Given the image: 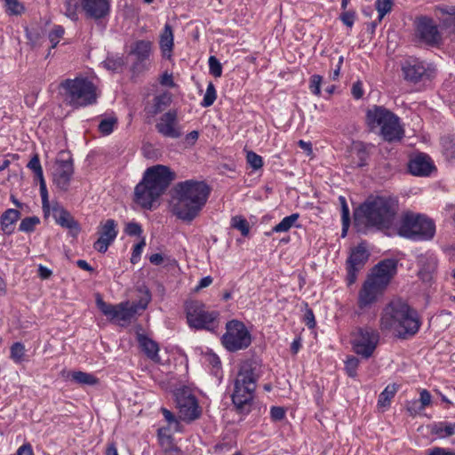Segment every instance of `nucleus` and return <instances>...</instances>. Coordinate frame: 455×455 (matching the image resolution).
<instances>
[{
    "label": "nucleus",
    "instance_id": "37998d69",
    "mask_svg": "<svg viewBox=\"0 0 455 455\" xmlns=\"http://www.w3.org/2000/svg\"><path fill=\"white\" fill-rule=\"evenodd\" d=\"M25 355V347L20 342H15L11 347V358L15 363H20L23 360Z\"/></svg>",
    "mask_w": 455,
    "mask_h": 455
},
{
    "label": "nucleus",
    "instance_id": "e433bc0d",
    "mask_svg": "<svg viewBox=\"0 0 455 455\" xmlns=\"http://www.w3.org/2000/svg\"><path fill=\"white\" fill-rule=\"evenodd\" d=\"M393 5V0H376L375 7L379 14V22L392 11Z\"/></svg>",
    "mask_w": 455,
    "mask_h": 455
},
{
    "label": "nucleus",
    "instance_id": "f8f14e48",
    "mask_svg": "<svg viewBox=\"0 0 455 455\" xmlns=\"http://www.w3.org/2000/svg\"><path fill=\"white\" fill-rule=\"evenodd\" d=\"M402 72L406 81L418 84L431 81L435 77L436 70L430 63L418 59H409L403 63Z\"/></svg>",
    "mask_w": 455,
    "mask_h": 455
},
{
    "label": "nucleus",
    "instance_id": "72a5a7b5",
    "mask_svg": "<svg viewBox=\"0 0 455 455\" xmlns=\"http://www.w3.org/2000/svg\"><path fill=\"white\" fill-rule=\"evenodd\" d=\"M421 274H432L437 268V259L434 255H421L419 258Z\"/></svg>",
    "mask_w": 455,
    "mask_h": 455
},
{
    "label": "nucleus",
    "instance_id": "b1692460",
    "mask_svg": "<svg viewBox=\"0 0 455 455\" xmlns=\"http://www.w3.org/2000/svg\"><path fill=\"white\" fill-rule=\"evenodd\" d=\"M409 172L414 176H428L434 169L430 158L426 155H419L411 159L408 164Z\"/></svg>",
    "mask_w": 455,
    "mask_h": 455
},
{
    "label": "nucleus",
    "instance_id": "412c9836",
    "mask_svg": "<svg viewBox=\"0 0 455 455\" xmlns=\"http://www.w3.org/2000/svg\"><path fill=\"white\" fill-rule=\"evenodd\" d=\"M417 33L419 37L429 45H436L441 42V35L436 25L427 17L419 19Z\"/></svg>",
    "mask_w": 455,
    "mask_h": 455
},
{
    "label": "nucleus",
    "instance_id": "de8ad7c7",
    "mask_svg": "<svg viewBox=\"0 0 455 455\" xmlns=\"http://www.w3.org/2000/svg\"><path fill=\"white\" fill-rule=\"evenodd\" d=\"M210 73L215 76L220 77L222 74V66L215 56H210L208 60Z\"/></svg>",
    "mask_w": 455,
    "mask_h": 455
},
{
    "label": "nucleus",
    "instance_id": "603ef678",
    "mask_svg": "<svg viewBox=\"0 0 455 455\" xmlns=\"http://www.w3.org/2000/svg\"><path fill=\"white\" fill-rule=\"evenodd\" d=\"M65 14L73 20L77 19L76 8L77 3L76 0H65L64 2Z\"/></svg>",
    "mask_w": 455,
    "mask_h": 455
},
{
    "label": "nucleus",
    "instance_id": "0eeeda50",
    "mask_svg": "<svg viewBox=\"0 0 455 455\" xmlns=\"http://www.w3.org/2000/svg\"><path fill=\"white\" fill-rule=\"evenodd\" d=\"M366 120L370 128L379 129L381 137L388 142L400 140L404 135L400 118L382 106H373L368 109Z\"/></svg>",
    "mask_w": 455,
    "mask_h": 455
},
{
    "label": "nucleus",
    "instance_id": "680f3d73",
    "mask_svg": "<svg viewBox=\"0 0 455 455\" xmlns=\"http://www.w3.org/2000/svg\"><path fill=\"white\" fill-rule=\"evenodd\" d=\"M270 415L273 420H281L285 416V411L282 407L273 406L270 411Z\"/></svg>",
    "mask_w": 455,
    "mask_h": 455
},
{
    "label": "nucleus",
    "instance_id": "aec40b11",
    "mask_svg": "<svg viewBox=\"0 0 455 455\" xmlns=\"http://www.w3.org/2000/svg\"><path fill=\"white\" fill-rule=\"evenodd\" d=\"M74 173L73 161L60 160L52 173L53 184L61 191H68L72 175Z\"/></svg>",
    "mask_w": 455,
    "mask_h": 455
},
{
    "label": "nucleus",
    "instance_id": "a878e982",
    "mask_svg": "<svg viewBox=\"0 0 455 455\" xmlns=\"http://www.w3.org/2000/svg\"><path fill=\"white\" fill-rule=\"evenodd\" d=\"M137 339L147 356L155 362H159V347L157 343L143 334H138Z\"/></svg>",
    "mask_w": 455,
    "mask_h": 455
},
{
    "label": "nucleus",
    "instance_id": "bf43d9fd",
    "mask_svg": "<svg viewBox=\"0 0 455 455\" xmlns=\"http://www.w3.org/2000/svg\"><path fill=\"white\" fill-rule=\"evenodd\" d=\"M125 233L128 235H140L142 228L140 224L136 222H129L125 227Z\"/></svg>",
    "mask_w": 455,
    "mask_h": 455
},
{
    "label": "nucleus",
    "instance_id": "c85d7f7f",
    "mask_svg": "<svg viewBox=\"0 0 455 455\" xmlns=\"http://www.w3.org/2000/svg\"><path fill=\"white\" fill-rule=\"evenodd\" d=\"M435 12L448 15V17L442 20V27L447 29L449 33L455 35V6H438Z\"/></svg>",
    "mask_w": 455,
    "mask_h": 455
},
{
    "label": "nucleus",
    "instance_id": "f704fd0d",
    "mask_svg": "<svg viewBox=\"0 0 455 455\" xmlns=\"http://www.w3.org/2000/svg\"><path fill=\"white\" fill-rule=\"evenodd\" d=\"M432 432L441 438H445L455 435V423L439 422L435 424Z\"/></svg>",
    "mask_w": 455,
    "mask_h": 455
},
{
    "label": "nucleus",
    "instance_id": "58836bf2",
    "mask_svg": "<svg viewBox=\"0 0 455 455\" xmlns=\"http://www.w3.org/2000/svg\"><path fill=\"white\" fill-rule=\"evenodd\" d=\"M5 12L9 15H20L24 12V6L19 0H4Z\"/></svg>",
    "mask_w": 455,
    "mask_h": 455
},
{
    "label": "nucleus",
    "instance_id": "dca6fc26",
    "mask_svg": "<svg viewBox=\"0 0 455 455\" xmlns=\"http://www.w3.org/2000/svg\"><path fill=\"white\" fill-rule=\"evenodd\" d=\"M98 234L99 238L93 243V248L100 253H105L118 235L116 220L108 219L101 222L98 228Z\"/></svg>",
    "mask_w": 455,
    "mask_h": 455
},
{
    "label": "nucleus",
    "instance_id": "8fccbe9b",
    "mask_svg": "<svg viewBox=\"0 0 455 455\" xmlns=\"http://www.w3.org/2000/svg\"><path fill=\"white\" fill-rule=\"evenodd\" d=\"M359 365V360L356 357H349L345 362V369L347 371V374L351 377L355 378L356 376V371Z\"/></svg>",
    "mask_w": 455,
    "mask_h": 455
},
{
    "label": "nucleus",
    "instance_id": "e2e57ef3",
    "mask_svg": "<svg viewBox=\"0 0 455 455\" xmlns=\"http://www.w3.org/2000/svg\"><path fill=\"white\" fill-rule=\"evenodd\" d=\"M431 398H432L431 394L427 390L423 389L420 392V398H419V402L420 403L421 405H423V409H425L427 406L430 405Z\"/></svg>",
    "mask_w": 455,
    "mask_h": 455
},
{
    "label": "nucleus",
    "instance_id": "f257e3e1",
    "mask_svg": "<svg viewBox=\"0 0 455 455\" xmlns=\"http://www.w3.org/2000/svg\"><path fill=\"white\" fill-rule=\"evenodd\" d=\"M210 193V187L204 181L188 180L178 182L172 194L173 214L183 221H192L203 210Z\"/></svg>",
    "mask_w": 455,
    "mask_h": 455
},
{
    "label": "nucleus",
    "instance_id": "5fc2aeb1",
    "mask_svg": "<svg viewBox=\"0 0 455 455\" xmlns=\"http://www.w3.org/2000/svg\"><path fill=\"white\" fill-rule=\"evenodd\" d=\"M97 306L100 310L107 316L113 319L114 311L116 308V305L108 304L103 301L100 298L97 299Z\"/></svg>",
    "mask_w": 455,
    "mask_h": 455
},
{
    "label": "nucleus",
    "instance_id": "052dcab7",
    "mask_svg": "<svg viewBox=\"0 0 455 455\" xmlns=\"http://www.w3.org/2000/svg\"><path fill=\"white\" fill-rule=\"evenodd\" d=\"M351 93L353 97L356 100H359L363 96V84L361 81H356L355 83L353 84Z\"/></svg>",
    "mask_w": 455,
    "mask_h": 455
},
{
    "label": "nucleus",
    "instance_id": "c9c22d12",
    "mask_svg": "<svg viewBox=\"0 0 455 455\" xmlns=\"http://www.w3.org/2000/svg\"><path fill=\"white\" fill-rule=\"evenodd\" d=\"M231 227L241 232L242 235L247 236L250 233V225L245 218L241 215H236L231 219Z\"/></svg>",
    "mask_w": 455,
    "mask_h": 455
},
{
    "label": "nucleus",
    "instance_id": "7ed1b4c3",
    "mask_svg": "<svg viewBox=\"0 0 455 455\" xmlns=\"http://www.w3.org/2000/svg\"><path fill=\"white\" fill-rule=\"evenodd\" d=\"M379 326L382 331H394L404 339L418 332L420 322L417 312L407 303L394 299L383 308Z\"/></svg>",
    "mask_w": 455,
    "mask_h": 455
},
{
    "label": "nucleus",
    "instance_id": "ea45409f",
    "mask_svg": "<svg viewBox=\"0 0 455 455\" xmlns=\"http://www.w3.org/2000/svg\"><path fill=\"white\" fill-rule=\"evenodd\" d=\"M39 184H40V196L42 198V208L45 213H48L50 212V203H49V196L48 191L46 188V183L44 180V178H39Z\"/></svg>",
    "mask_w": 455,
    "mask_h": 455
},
{
    "label": "nucleus",
    "instance_id": "2f4dec72",
    "mask_svg": "<svg viewBox=\"0 0 455 455\" xmlns=\"http://www.w3.org/2000/svg\"><path fill=\"white\" fill-rule=\"evenodd\" d=\"M396 392L397 387L395 384L387 386L386 388L379 395V408H380L382 411L387 410L390 406L391 400L394 398Z\"/></svg>",
    "mask_w": 455,
    "mask_h": 455
},
{
    "label": "nucleus",
    "instance_id": "13d9d810",
    "mask_svg": "<svg viewBox=\"0 0 455 455\" xmlns=\"http://www.w3.org/2000/svg\"><path fill=\"white\" fill-rule=\"evenodd\" d=\"M341 21L348 28H352L355 20V12L347 11L340 14Z\"/></svg>",
    "mask_w": 455,
    "mask_h": 455
},
{
    "label": "nucleus",
    "instance_id": "4d7b16f0",
    "mask_svg": "<svg viewBox=\"0 0 455 455\" xmlns=\"http://www.w3.org/2000/svg\"><path fill=\"white\" fill-rule=\"evenodd\" d=\"M406 409L411 416H415L424 410L423 405L416 399L407 402Z\"/></svg>",
    "mask_w": 455,
    "mask_h": 455
},
{
    "label": "nucleus",
    "instance_id": "9b49d317",
    "mask_svg": "<svg viewBox=\"0 0 455 455\" xmlns=\"http://www.w3.org/2000/svg\"><path fill=\"white\" fill-rule=\"evenodd\" d=\"M379 341V331L369 326L358 327L352 333L351 343L355 353L365 359L373 355Z\"/></svg>",
    "mask_w": 455,
    "mask_h": 455
},
{
    "label": "nucleus",
    "instance_id": "cd10ccee",
    "mask_svg": "<svg viewBox=\"0 0 455 455\" xmlns=\"http://www.w3.org/2000/svg\"><path fill=\"white\" fill-rule=\"evenodd\" d=\"M159 44L164 57L170 58L173 48V33L172 26L168 23L164 25Z\"/></svg>",
    "mask_w": 455,
    "mask_h": 455
},
{
    "label": "nucleus",
    "instance_id": "6e6552de",
    "mask_svg": "<svg viewBox=\"0 0 455 455\" xmlns=\"http://www.w3.org/2000/svg\"><path fill=\"white\" fill-rule=\"evenodd\" d=\"M398 234L412 241H430L435 235V224L426 215L405 212L401 219Z\"/></svg>",
    "mask_w": 455,
    "mask_h": 455
},
{
    "label": "nucleus",
    "instance_id": "0e129e2a",
    "mask_svg": "<svg viewBox=\"0 0 455 455\" xmlns=\"http://www.w3.org/2000/svg\"><path fill=\"white\" fill-rule=\"evenodd\" d=\"M304 320H305L306 325L308 328H314L315 327V320L314 313H313V311L311 309H307V312L305 314Z\"/></svg>",
    "mask_w": 455,
    "mask_h": 455
},
{
    "label": "nucleus",
    "instance_id": "bb28decb",
    "mask_svg": "<svg viewBox=\"0 0 455 455\" xmlns=\"http://www.w3.org/2000/svg\"><path fill=\"white\" fill-rule=\"evenodd\" d=\"M172 103V94L170 92H164L156 95L153 99V103L148 108V112L151 116H156L164 109H166Z\"/></svg>",
    "mask_w": 455,
    "mask_h": 455
},
{
    "label": "nucleus",
    "instance_id": "39448f33",
    "mask_svg": "<svg viewBox=\"0 0 455 455\" xmlns=\"http://www.w3.org/2000/svg\"><path fill=\"white\" fill-rule=\"evenodd\" d=\"M96 86L86 77L65 79L59 85L63 102L73 108H84L97 102Z\"/></svg>",
    "mask_w": 455,
    "mask_h": 455
},
{
    "label": "nucleus",
    "instance_id": "5701e85b",
    "mask_svg": "<svg viewBox=\"0 0 455 455\" xmlns=\"http://www.w3.org/2000/svg\"><path fill=\"white\" fill-rule=\"evenodd\" d=\"M384 290V287H380L378 283H375L368 278L359 291V307L364 308L374 303L378 296L380 295Z\"/></svg>",
    "mask_w": 455,
    "mask_h": 455
},
{
    "label": "nucleus",
    "instance_id": "864d4df0",
    "mask_svg": "<svg viewBox=\"0 0 455 455\" xmlns=\"http://www.w3.org/2000/svg\"><path fill=\"white\" fill-rule=\"evenodd\" d=\"M339 201L340 206H341L342 225L344 227H348L350 220H349V208H348L347 200L344 196H340L339 197Z\"/></svg>",
    "mask_w": 455,
    "mask_h": 455
},
{
    "label": "nucleus",
    "instance_id": "69168bd1",
    "mask_svg": "<svg viewBox=\"0 0 455 455\" xmlns=\"http://www.w3.org/2000/svg\"><path fill=\"white\" fill-rule=\"evenodd\" d=\"M17 455H34L31 444L28 443L22 444L18 449Z\"/></svg>",
    "mask_w": 455,
    "mask_h": 455
},
{
    "label": "nucleus",
    "instance_id": "338daca9",
    "mask_svg": "<svg viewBox=\"0 0 455 455\" xmlns=\"http://www.w3.org/2000/svg\"><path fill=\"white\" fill-rule=\"evenodd\" d=\"M52 272L48 267L40 265L38 267V275L42 279H48Z\"/></svg>",
    "mask_w": 455,
    "mask_h": 455
},
{
    "label": "nucleus",
    "instance_id": "4be33fe9",
    "mask_svg": "<svg viewBox=\"0 0 455 455\" xmlns=\"http://www.w3.org/2000/svg\"><path fill=\"white\" fill-rule=\"evenodd\" d=\"M152 52V43L148 40H138L132 44L130 55L135 57L133 68L140 69L146 68V62Z\"/></svg>",
    "mask_w": 455,
    "mask_h": 455
},
{
    "label": "nucleus",
    "instance_id": "1a4fd4ad",
    "mask_svg": "<svg viewBox=\"0 0 455 455\" xmlns=\"http://www.w3.org/2000/svg\"><path fill=\"white\" fill-rule=\"evenodd\" d=\"M185 312L190 328L213 331L219 326V311L209 310L205 304L199 300L187 301Z\"/></svg>",
    "mask_w": 455,
    "mask_h": 455
},
{
    "label": "nucleus",
    "instance_id": "423d86ee",
    "mask_svg": "<svg viewBox=\"0 0 455 455\" xmlns=\"http://www.w3.org/2000/svg\"><path fill=\"white\" fill-rule=\"evenodd\" d=\"M259 379V367L256 363L245 361L240 365L232 394L233 403L238 409H242L253 400Z\"/></svg>",
    "mask_w": 455,
    "mask_h": 455
},
{
    "label": "nucleus",
    "instance_id": "09e8293b",
    "mask_svg": "<svg viewBox=\"0 0 455 455\" xmlns=\"http://www.w3.org/2000/svg\"><path fill=\"white\" fill-rule=\"evenodd\" d=\"M28 168L32 170L37 179L44 177L43 169L40 164V159L37 155H35L28 162Z\"/></svg>",
    "mask_w": 455,
    "mask_h": 455
},
{
    "label": "nucleus",
    "instance_id": "a211bd4d",
    "mask_svg": "<svg viewBox=\"0 0 455 455\" xmlns=\"http://www.w3.org/2000/svg\"><path fill=\"white\" fill-rule=\"evenodd\" d=\"M156 129L164 137L172 139L180 138L181 132L178 125L177 110L171 109L161 116L156 124Z\"/></svg>",
    "mask_w": 455,
    "mask_h": 455
},
{
    "label": "nucleus",
    "instance_id": "f03ea898",
    "mask_svg": "<svg viewBox=\"0 0 455 455\" xmlns=\"http://www.w3.org/2000/svg\"><path fill=\"white\" fill-rule=\"evenodd\" d=\"M175 173L168 166L156 164L148 168L134 188V201L143 209L151 210L166 191Z\"/></svg>",
    "mask_w": 455,
    "mask_h": 455
},
{
    "label": "nucleus",
    "instance_id": "473e14b6",
    "mask_svg": "<svg viewBox=\"0 0 455 455\" xmlns=\"http://www.w3.org/2000/svg\"><path fill=\"white\" fill-rule=\"evenodd\" d=\"M299 219V213H292L289 216H286L272 228V231L275 233H283L289 231L292 227L298 228L299 226L297 225L296 223Z\"/></svg>",
    "mask_w": 455,
    "mask_h": 455
},
{
    "label": "nucleus",
    "instance_id": "393cba45",
    "mask_svg": "<svg viewBox=\"0 0 455 455\" xmlns=\"http://www.w3.org/2000/svg\"><path fill=\"white\" fill-rule=\"evenodd\" d=\"M53 217L55 218L58 224L61 227L67 228L71 230L79 231V225L71 216V214L66 211L58 203H54L52 206Z\"/></svg>",
    "mask_w": 455,
    "mask_h": 455
},
{
    "label": "nucleus",
    "instance_id": "49530a36",
    "mask_svg": "<svg viewBox=\"0 0 455 455\" xmlns=\"http://www.w3.org/2000/svg\"><path fill=\"white\" fill-rule=\"evenodd\" d=\"M63 35L64 28L61 26H55L52 28V30L49 33V40L52 44V48H55L58 45L60 39L63 36Z\"/></svg>",
    "mask_w": 455,
    "mask_h": 455
},
{
    "label": "nucleus",
    "instance_id": "4c0bfd02",
    "mask_svg": "<svg viewBox=\"0 0 455 455\" xmlns=\"http://www.w3.org/2000/svg\"><path fill=\"white\" fill-rule=\"evenodd\" d=\"M117 124V118L114 116L103 118L99 124V131L103 135H109Z\"/></svg>",
    "mask_w": 455,
    "mask_h": 455
},
{
    "label": "nucleus",
    "instance_id": "9d476101",
    "mask_svg": "<svg viewBox=\"0 0 455 455\" xmlns=\"http://www.w3.org/2000/svg\"><path fill=\"white\" fill-rule=\"evenodd\" d=\"M226 331L221 337V344L229 352H236L249 347L251 344V334L245 324L236 319L226 323Z\"/></svg>",
    "mask_w": 455,
    "mask_h": 455
},
{
    "label": "nucleus",
    "instance_id": "ddd939ff",
    "mask_svg": "<svg viewBox=\"0 0 455 455\" xmlns=\"http://www.w3.org/2000/svg\"><path fill=\"white\" fill-rule=\"evenodd\" d=\"M179 417L184 421H193L201 415L196 396L187 388H181L175 393Z\"/></svg>",
    "mask_w": 455,
    "mask_h": 455
},
{
    "label": "nucleus",
    "instance_id": "a19ab883",
    "mask_svg": "<svg viewBox=\"0 0 455 455\" xmlns=\"http://www.w3.org/2000/svg\"><path fill=\"white\" fill-rule=\"evenodd\" d=\"M40 220L38 217H27L23 219L20 224L19 229L22 232L29 233L34 231L36 226L39 224Z\"/></svg>",
    "mask_w": 455,
    "mask_h": 455
},
{
    "label": "nucleus",
    "instance_id": "4468645a",
    "mask_svg": "<svg viewBox=\"0 0 455 455\" xmlns=\"http://www.w3.org/2000/svg\"><path fill=\"white\" fill-rule=\"evenodd\" d=\"M140 292L141 296L138 302H122L116 305L113 319L130 321L140 311L145 310L151 300V294L148 290L140 291Z\"/></svg>",
    "mask_w": 455,
    "mask_h": 455
},
{
    "label": "nucleus",
    "instance_id": "774afa93",
    "mask_svg": "<svg viewBox=\"0 0 455 455\" xmlns=\"http://www.w3.org/2000/svg\"><path fill=\"white\" fill-rule=\"evenodd\" d=\"M212 283V278L211 276H205L204 278H202L198 283V285L196 286V290H201L203 288H205V287H208L209 285H211Z\"/></svg>",
    "mask_w": 455,
    "mask_h": 455
},
{
    "label": "nucleus",
    "instance_id": "7c9ffc66",
    "mask_svg": "<svg viewBox=\"0 0 455 455\" xmlns=\"http://www.w3.org/2000/svg\"><path fill=\"white\" fill-rule=\"evenodd\" d=\"M71 380L82 386H95L99 383L98 378L93 374L75 371L70 373Z\"/></svg>",
    "mask_w": 455,
    "mask_h": 455
},
{
    "label": "nucleus",
    "instance_id": "2eb2a0df",
    "mask_svg": "<svg viewBox=\"0 0 455 455\" xmlns=\"http://www.w3.org/2000/svg\"><path fill=\"white\" fill-rule=\"evenodd\" d=\"M369 256L368 251L363 244H359L352 250L351 254L347 260V281L348 285H351L355 282L357 273L363 269L369 259Z\"/></svg>",
    "mask_w": 455,
    "mask_h": 455
},
{
    "label": "nucleus",
    "instance_id": "79ce46f5",
    "mask_svg": "<svg viewBox=\"0 0 455 455\" xmlns=\"http://www.w3.org/2000/svg\"><path fill=\"white\" fill-rule=\"evenodd\" d=\"M216 98L217 93L215 87L212 83H209L201 105L204 108H208L214 103Z\"/></svg>",
    "mask_w": 455,
    "mask_h": 455
},
{
    "label": "nucleus",
    "instance_id": "3c124183",
    "mask_svg": "<svg viewBox=\"0 0 455 455\" xmlns=\"http://www.w3.org/2000/svg\"><path fill=\"white\" fill-rule=\"evenodd\" d=\"M322 82L323 77L320 75H313L310 77L309 90L314 95L320 96Z\"/></svg>",
    "mask_w": 455,
    "mask_h": 455
},
{
    "label": "nucleus",
    "instance_id": "f3484780",
    "mask_svg": "<svg viewBox=\"0 0 455 455\" xmlns=\"http://www.w3.org/2000/svg\"><path fill=\"white\" fill-rule=\"evenodd\" d=\"M111 0H81V9L86 19L105 20L110 13Z\"/></svg>",
    "mask_w": 455,
    "mask_h": 455
},
{
    "label": "nucleus",
    "instance_id": "6e6d98bb",
    "mask_svg": "<svg viewBox=\"0 0 455 455\" xmlns=\"http://www.w3.org/2000/svg\"><path fill=\"white\" fill-rule=\"evenodd\" d=\"M146 243L145 240L142 239L140 243L134 245L132 257H131V262L132 264H136L139 262L140 259V255L142 253L143 248L145 247Z\"/></svg>",
    "mask_w": 455,
    "mask_h": 455
},
{
    "label": "nucleus",
    "instance_id": "20e7f679",
    "mask_svg": "<svg viewBox=\"0 0 455 455\" xmlns=\"http://www.w3.org/2000/svg\"><path fill=\"white\" fill-rule=\"evenodd\" d=\"M398 210L397 197L389 194L371 196L360 206L365 224L379 230L393 225Z\"/></svg>",
    "mask_w": 455,
    "mask_h": 455
},
{
    "label": "nucleus",
    "instance_id": "c756f323",
    "mask_svg": "<svg viewBox=\"0 0 455 455\" xmlns=\"http://www.w3.org/2000/svg\"><path fill=\"white\" fill-rule=\"evenodd\" d=\"M20 212L15 209L6 210L1 216L2 230L6 234H12L13 224L20 219Z\"/></svg>",
    "mask_w": 455,
    "mask_h": 455
},
{
    "label": "nucleus",
    "instance_id": "c03bdc74",
    "mask_svg": "<svg viewBox=\"0 0 455 455\" xmlns=\"http://www.w3.org/2000/svg\"><path fill=\"white\" fill-rule=\"evenodd\" d=\"M443 152L449 158H455V139L445 137L442 140Z\"/></svg>",
    "mask_w": 455,
    "mask_h": 455
},
{
    "label": "nucleus",
    "instance_id": "a18cd8bd",
    "mask_svg": "<svg viewBox=\"0 0 455 455\" xmlns=\"http://www.w3.org/2000/svg\"><path fill=\"white\" fill-rule=\"evenodd\" d=\"M247 163L253 170H259L263 166V159L255 152L249 151L246 155Z\"/></svg>",
    "mask_w": 455,
    "mask_h": 455
},
{
    "label": "nucleus",
    "instance_id": "6ab92c4d",
    "mask_svg": "<svg viewBox=\"0 0 455 455\" xmlns=\"http://www.w3.org/2000/svg\"><path fill=\"white\" fill-rule=\"evenodd\" d=\"M396 272V261L387 259L378 263L372 269L370 280L386 288Z\"/></svg>",
    "mask_w": 455,
    "mask_h": 455
}]
</instances>
